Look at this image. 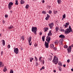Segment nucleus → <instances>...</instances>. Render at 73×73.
<instances>
[{"mask_svg": "<svg viewBox=\"0 0 73 73\" xmlns=\"http://www.w3.org/2000/svg\"><path fill=\"white\" fill-rule=\"evenodd\" d=\"M52 62H54L55 64H57V62H58V58L57 57H55L54 56V58L53 60L52 61Z\"/></svg>", "mask_w": 73, "mask_h": 73, "instance_id": "f257e3e1", "label": "nucleus"}, {"mask_svg": "<svg viewBox=\"0 0 73 73\" xmlns=\"http://www.w3.org/2000/svg\"><path fill=\"white\" fill-rule=\"evenodd\" d=\"M37 28L36 27H33L32 28V31L35 33V35L36 34V33L37 32Z\"/></svg>", "mask_w": 73, "mask_h": 73, "instance_id": "f03ea898", "label": "nucleus"}, {"mask_svg": "<svg viewBox=\"0 0 73 73\" xmlns=\"http://www.w3.org/2000/svg\"><path fill=\"white\" fill-rule=\"evenodd\" d=\"M13 4V3H12V2H9L8 4V8H9V9H11V8H12V5Z\"/></svg>", "mask_w": 73, "mask_h": 73, "instance_id": "7ed1b4c3", "label": "nucleus"}, {"mask_svg": "<svg viewBox=\"0 0 73 73\" xmlns=\"http://www.w3.org/2000/svg\"><path fill=\"white\" fill-rule=\"evenodd\" d=\"M14 52L15 54H18L19 53V49L17 48H14Z\"/></svg>", "mask_w": 73, "mask_h": 73, "instance_id": "20e7f679", "label": "nucleus"}, {"mask_svg": "<svg viewBox=\"0 0 73 73\" xmlns=\"http://www.w3.org/2000/svg\"><path fill=\"white\" fill-rule=\"evenodd\" d=\"M65 32L66 35L69 33L70 32V29L69 28L66 29V30L65 31Z\"/></svg>", "mask_w": 73, "mask_h": 73, "instance_id": "39448f33", "label": "nucleus"}, {"mask_svg": "<svg viewBox=\"0 0 73 73\" xmlns=\"http://www.w3.org/2000/svg\"><path fill=\"white\" fill-rule=\"evenodd\" d=\"M67 50L68 53H70L72 51V46H69L67 49Z\"/></svg>", "mask_w": 73, "mask_h": 73, "instance_id": "423d86ee", "label": "nucleus"}, {"mask_svg": "<svg viewBox=\"0 0 73 73\" xmlns=\"http://www.w3.org/2000/svg\"><path fill=\"white\" fill-rule=\"evenodd\" d=\"M31 39H32V37H31V36H30L28 39V40L29 41V45H32V42H31Z\"/></svg>", "mask_w": 73, "mask_h": 73, "instance_id": "0eeeda50", "label": "nucleus"}, {"mask_svg": "<svg viewBox=\"0 0 73 73\" xmlns=\"http://www.w3.org/2000/svg\"><path fill=\"white\" fill-rule=\"evenodd\" d=\"M53 25H54V24L53 23H49L48 24V26H49L50 29H52V28H53Z\"/></svg>", "mask_w": 73, "mask_h": 73, "instance_id": "6e6552de", "label": "nucleus"}, {"mask_svg": "<svg viewBox=\"0 0 73 73\" xmlns=\"http://www.w3.org/2000/svg\"><path fill=\"white\" fill-rule=\"evenodd\" d=\"M46 40L47 41V42H48V43H49L50 41V37L49 36H47V37H46Z\"/></svg>", "mask_w": 73, "mask_h": 73, "instance_id": "1a4fd4ad", "label": "nucleus"}, {"mask_svg": "<svg viewBox=\"0 0 73 73\" xmlns=\"http://www.w3.org/2000/svg\"><path fill=\"white\" fill-rule=\"evenodd\" d=\"M49 43L47 42H45V48H47L49 47Z\"/></svg>", "mask_w": 73, "mask_h": 73, "instance_id": "9d476101", "label": "nucleus"}, {"mask_svg": "<svg viewBox=\"0 0 73 73\" xmlns=\"http://www.w3.org/2000/svg\"><path fill=\"white\" fill-rule=\"evenodd\" d=\"M49 33H48V36H51L52 35V31L50 30L49 32Z\"/></svg>", "mask_w": 73, "mask_h": 73, "instance_id": "9b49d317", "label": "nucleus"}, {"mask_svg": "<svg viewBox=\"0 0 73 73\" xmlns=\"http://www.w3.org/2000/svg\"><path fill=\"white\" fill-rule=\"evenodd\" d=\"M63 41V39H60L59 41V43L60 45L62 44V42Z\"/></svg>", "mask_w": 73, "mask_h": 73, "instance_id": "f8f14e48", "label": "nucleus"}, {"mask_svg": "<svg viewBox=\"0 0 73 73\" xmlns=\"http://www.w3.org/2000/svg\"><path fill=\"white\" fill-rule=\"evenodd\" d=\"M60 38H65V36L64 35H60L59 36Z\"/></svg>", "mask_w": 73, "mask_h": 73, "instance_id": "ddd939ff", "label": "nucleus"}, {"mask_svg": "<svg viewBox=\"0 0 73 73\" xmlns=\"http://www.w3.org/2000/svg\"><path fill=\"white\" fill-rule=\"evenodd\" d=\"M4 66V63H2L1 61L0 62V67H3Z\"/></svg>", "mask_w": 73, "mask_h": 73, "instance_id": "4468645a", "label": "nucleus"}, {"mask_svg": "<svg viewBox=\"0 0 73 73\" xmlns=\"http://www.w3.org/2000/svg\"><path fill=\"white\" fill-rule=\"evenodd\" d=\"M69 28L70 29V32H72V33H73V31L72 30V28H71V27H70V26H69Z\"/></svg>", "mask_w": 73, "mask_h": 73, "instance_id": "2eb2a0df", "label": "nucleus"}, {"mask_svg": "<svg viewBox=\"0 0 73 73\" xmlns=\"http://www.w3.org/2000/svg\"><path fill=\"white\" fill-rule=\"evenodd\" d=\"M42 39L43 41H45V35L42 36Z\"/></svg>", "mask_w": 73, "mask_h": 73, "instance_id": "dca6fc26", "label": "nucleus"}, {"mask_svg": "<svg viewBox=\"0 0 73 73\" xmlns=\"http://www.w3.org/2000/svg\"><path fill=\"white\" fill-rule=\"evenodd\" d=\"M13 28V27L12 25H11L8 27V29H12V28Z\"/></svg>", "mask_w": 73, "mask_h": 73, "instance_id": "f3484780", "label": "nucleus"}, {"mask_svg": "<svg viewBox=\"0 0 73 73\" xmlns=\"http://www.w3.org/2000/svg\"><path fill=\"white\" fill-rule=\"evenodd\" d=\"M44 32H46L47 31L48 29L47 28H44Z\"/></svg>", "mask_w": 73, "mask_h": 73, "instance_id": "a211bd4d", "label": "nucleus"}, {"mask_svg": "<svg viewBox=\"0 0 73 73\" xmlns=\"http://www.w3.org/2000/svg\"><path fill=\"white\" fill-rule=\"evenodd\" d=\"M29 7V5L27 4L26 5L25 8H26V9H28V8Z\"/></svg>", "mask_w": 73, "mask_h": 73, "instance_id": "6ab92c4d", "label": "nucleus"}, {"mask_svg": "<svg viewBox=\"0 0 73 73\" xmlns=\"http://www.w3.org/2000/svg\"><path fill=\"white\" fill-rule=\"evenodd\" d=\"M2 41H3V46H4V45H5V41L4 40H3Z\"/></svg>", "mask_w": 73, "mask_h": 73, "instance_id": "aec40b11", "label": "nucleus"}, {"mask_svg": "<svg viewBox=\"0 0 73 73\" xmlns=\"http://www.w3.org/2000/svg\"><path fill=\"white\" fill-rule=\"evenodd\" d=\"M21 4H23L24 3V1H23V0H21Z\"/></svg>", "mask_w": 73, "mask_h": 73, "instance_id": "412c9836", "label": "nucleus"}, {"mask_svg": "<svg viewBox=\"0 0 73 73\" xmlns=\"http://www.w3.org/2000/svg\"><path fill=\"white\" fill-rule=\"evenodd\" d=\"M57 2L58 4H61V0H57Z\"/></svg>", "mask_w": 73, "mask_h": 73, "instance_id": "4be33fe9", "label": "nucleus"}, {"mask_svg": "<svg viewBox=\"0 0 73 73\" xmlns=\"http://www.w3.org/2000/svg\"><path fill=\"white\" fill-rule=\"evenodd\" d=\"M50 46L51 48H53L54 47V45L53 44H50Z\"/></svg>", "mask_w": 73, "mask_h": 73, "instance_id": "5701e85b", "label": "nucleus"}, {"mask_svg": "<svg viewBox=\"0 0 73 73\" xmlns=\"http://www.w3.org/2000/svg\"><path fill=\"white\" fill-rule=\"evenodd\" d=\"M30 62H32V60H33V58L31 57L30 58Z\"/></svg>", "mask_w": 73, "mask_h": 73, "instance_id": "b1692460", "label": "nucleus"}, {"mask_svg": "<svg viewBox=\"0 0 73 73\" xmlns=\"http://www.w3.org/2000/svg\"><path fill=\"white\" fill-rule=\"evenodd\" d=\"M58 65H60V66H62V63L61 62H59L58 64Z\"/></svg>", "mask_w": 73, "mask_h": 73, "instance_id": "393cba45", "label": "nucleus"}, {"mask_svg": "<svg viewBox=\"0 0 73 73\" xmlns=\"http://www.w3.org/2000/svg\"><path fill=\"white\" fill-rule=\"evenodd\" d=\"M7 68H6V67L5 66L4 68L3 69V70L4 72H6V71H7Z\"/></svg>", "mask_w": 73, "mask_h": 73, "instance_id": "a878e982", "label": "nucleus"}, {"mask_svg": "<svg viewBox=\"0 0 73 73\" xmlns=\"http://www.w3.org/2000/svg\"><path fill=\"white\" fill-rule=\"evenodd\" d=\"M18 0H16L15 1V5H18Z\"/></svg>", "mask_w": 73, "mask_h": 73, "instance_id": "bb28decb", "label": "nucleus"}, {"mask_svg": "<svg viewBox=\"0 0 73 73\" xmlns=\"http://www.w3.org/2000/svg\"><path fill=\"white\" fill-rule=\"evenodd\" d=\"M55 43L56 44H58V40H56L55 42Z\"/></svg>", "mask_w": 73, "mask_h": 73, "instance_id": "cd10ccee", "label": "nucleus"}, {"mask_svg": "<svg viewBox=\"0 0 73 73\" xmlns=\"http://www.w3.org/2000/svg\"><path fill=\"white\" fill-rule=\"evenodd\" d=\"M64 48L65 49H67L68 48V46L67 45H65L64 46Z\"/></svg>", "mask_w": 73, "mask_h": 73, "instance_id": "c85d7f7f", "label": "nucleus"}, {"mask_svg": "<svg viewBox=\"0 0 73 73\" xmlns=\"http://www.w3.org/2000/svg\"><path fill=\"white\" fill-rule=\"evenodd\" d=\"M56 32H57L58 31V27H56Z\"/></svg>", "mask_w": 73, "mask_h": 73, "instance_id": "c756f323", "label": "nucleus"}, {"mask_svg": "<svg viewBox=\"0 0 73 73\" xmlns=\"http://www.w3.org/2000/svg\"><path fill=\"white\" fill-rule=\"evenodd\" d=\"M48 61L49 60L50 61H51V60H52V57H51L49 58H48Z\"/></svg>", "mask_w": 73, "mask_h": 73, "instance_id": "7c9ffc66", "label": "nucleus"}, {"mask_svg": "<svg viewBox=\"0 0 73 73\" xmlns=\"http://www.w3.org/2000/svg\"><path fill=\"white\" fill-rule=\"evenodd\" d=\"M24 36H22L21 37V39H22L23 41H24Z\"/></svg>", "mask_w": 73, "mask_h": 73, "instance_id": "2f4dec72", "label": "nucleus"}, {"mask_svg": "<svg viewBox=\"0 0 73 73\" xmlns=\"http://www.w3.org/2000/svg\"><path fill=\"white\" fill-rule=\"evenodd\" d=\"M66 17V15H65V14H64L63 15V19H65Z\"/></svg>", "mask_w": 73, "mask_h": 73, "instance_id": "473e14b6", "label": "nucleus"}, {"mask_svg": "<svg viewBox=\"0 0 73 73\" xmlns=\"http://www.w3.org/2000/svg\"><path fill=\"white\" fill-rule=\"evenodd\" d=\"M57 12H58L57 11H54V14H56V13H57Z\"/></svg>", "mask_w": 73, "mask_h": 73, "instance_id": "72a5a7b5", "label": "nucleus"}, {"mask_svg": "<svg viewBox=\"0 0 73 73\" xmlns=\"http://www.w3.org/2000/svg\"><path fill=\"white\" fill-rule=\"evenodd\" d=\"M10 73H13V71L12 70H11Z\"/></svg>", "mask_w": 73, "mask_h": 73, "instance_id": "f704fd0d", "label": "nucleus"}, {"mask_svg": "<svg viewBox=\"0 0 73 73\" xmlns=\"http://www.w3.org/2000/svg\"><path fill=\"white\" fill-rule=\"evenodd\" d=\"M60 31L61 32H64V29H61H61Z\"/></svg>", "mask_w": 73, "mask_h": 73, "instance_id": "c9c22d12", "label": "nucleus"}, {"mask_svg": "<svg viewBox=\"0 0 73 73\" xmlns=\"http://www.w3.org/2000/svg\"><path fill=\"white\" fill-rule=\"evenodd\" d=\"M42 13H43L44 14H46V12L45 11H43L42 12Z\"/></svg>", "mask_w": 73, "mask_h": 73, "instance_id": "e433bc0d", "label": "nucleus"}, {"mask_svg": "<svg viewBox=\"0 0 73 73\" xmlns=\"http://www.w3.org/2000/svg\"><path fill=\"white\" fill-rule=\"evenodd\" d=\"M49 18L46 17L45 18V19L46 20H49Z\"/></svg>", "mask_w": 73, "mask_h": 73, "instance_id": "4c0bfd02", "label": "nucleus"}, {"mask_svg": "<svg viewBox=\"0 0 73 73\" xmlns=\"http://www.w3.org/2000/svg\"><path fill=\"white\" fill-rule=\"evenodd\" d=\"M47 17H48V18H49V17H50V16H49V15L48 14H47Z\"/></svg>", "mask_w": 73, "mask_h": 73, "instance_id": "58836bf2", "label": "nucleus"}, {"mask_svg": "<svg viewBox=\"0 0 73 73\" xmlns=\"http://www.w3.org/2000/svg\"><path fill=\"white\" fill-rule=\"evenodd\" d=\"M54 50H56V49H57V48L56 47H54L53 48Z\"/></svg>", "mask_w": 73, "mask_h": 73, "instance_id": "ea45409f", "label": "nucleus"}, {"mask_svg": "<svg viewBox=\"0 0 73 73\" xmlns=\"http://www.w3.org/2000/svg\"><path fill=\"white\" fill-rule=\"evenodd\" d=\"M49 14H51V13H52V11L50 10L49 11Z\"/></svg>", "mask_w": 73, "mask_h": 73, "instance_id": "a19ab883", "label": "nucleus"}, {"mask_svg": "<svg viewBox=\"0 0 73 73\" xmlns=\"http://www.w3.org/2000/svg\"><path fill=\"white\" fill-rule=\"evenodd\" d=\"M65 24L67 26L68 25H69V23H66Z\"/></svg>", "mask_w": 73, "mask_h": 73, "instance_id": "79ce46f5", "label": "nucleus"}, {"mask_svg": "<svg viewBox=\"0 0 73 73\" xmlns=\"http://www.w3.org/2000/svg\"><path fill=\"white\" fill-rule=\"evenodd\" d=\"M5 18H7V17H8V15H5Z\"/></svg>", "mask_w": 73, "mask_h": 73, "instance_id": "37998d69", "label": "nucleus"}, {"mask_svg": "<svg viewBox=\"0 0 73 73\" xmlns=\"http://www.w3.org/2000/svg\"><path fill=\"white\" fill-rule=\"evenodd\" d=\"M8 48H11V46H10V45L9 44L8 45Z\"/></svg>", "mask_w": 73, "mask_h": 73, "instance_id": "c03bdc74", "label": "nucleus"}, {"mask_svg": "<svg viewBox=\"0 0 73 73\" xmlns=\"http://www.w3.org/2000/svg\"><path fill=\"white\" fill-rule=\"evenodd\" d=\"M35 46H37V44L35 43L34 44Z\"/></svg>", "mask_w": 73, "mask_h": 73, "instance_id": "a18cd8bd", "label": "nucleus"}, {"mask_svg": "<svg viewBox=\"0 0 73 73\" xmlns=\"http://www.w3.org/2000/svg\"><path fill=\"white\" fill-rule=\"evenodd\" d=\"M50 7L49 6H48L47 7V8L48 9H50Z\"/></svg>", "mask_w": 73, "mask_h": 73, "instance_id": "49530a36", "label": "nucleus"}, {"mask_svg": "<svg viewBox=\"0 0 73 73\" xmlns=\"http://www.w3.org/2000/svg\"><path fill=\"white\" fill-rule=\"evenodd\" d=\"M42 62L43 64H44V60H43Z\"/></svg>", "mask_w": 73, "mask_h": 73, "instance_id": "de8ad7c7", "label": "nucleus"}, {"mask_svg": "<svg viewBox=\"0 0 73 73\" xmlns=\"http://www.w3.org/2000/svg\"><path fill=\"white\" fill-rule=\"evenodd\" d=\"M35 58L36 60V61H37L38 60V59H37V57H36L35 56Z\"/></svg>", "mask_w": 73, "mask_h": 73, "instance_id": "09e8293b", "label": "nucleus"}, {"mask_svg": "<svg viewBox=\"0 0 73 73\" xmlns=\"http://www.w3.org/2000/svg\"><path fill=\"white\" fill-rule=\"evenodd\" d=\"M3 52L1 51V56H3Z\"/></svg>", "mask_w": 73, "mask_h": 73, "instance_id": "8fccbe9b", "label": "nucleus"}, {"mask_svg": "<svg viewBox=\"0 0 73 73\" xmlns=\"http://www.w3.org/2000/svg\"><path fill=\"white\" fill-rule=\"evenodd\" d=\"M67 62H70V60H69V59H68L67 60Z\"/></svg>", "mask_w": 73, "mask_h": 73, "instance_id": "3c124183", "label": "nucleus"}, {"mask_svg": "<svg viewBox=\"0 0 73 73\" xmlns=\"http://www.w3.org/2000/svg\"><path fill=\"white\" fill-rule=\"evenodd\" d=\"M68 27V26L66 25H65V28H67Z\"/></svg>", "mask_w": 73, "mask_h": 73, "instance_id": "603ef678", "label": "nucleus"}, {"mask_svg": "<svg viewBox=\"0 0 73 73\" xmlns=\"http://www.w3.org/2000/svg\"><path fill=\"white\" fill-rule=\"evenodd\" d=\"M36 66L38 65V63L37 62V61H36Z\"/></svg>", "mask_w": 73, "mask_h": 73, "instance_id": "864d4df0", "label": "nucleus"}, {"mask_svg": "<svg viewBox=\"0 0 73 73\" xmlns=\"http://www.w3.org/2000/svg\"><path fill=\"white\" fill-rule=\"evenodd\" d=\"M42 32H40V35H42Z\"/></svg>", "mask_w": 73, "mask_h": 73, "instance_id": "5fc2aeb1", "label": "nucleus"}, {"mask_svg": "<svg viewBox=\"0 0 73 73\" xmlns=\"http://www.w3.org/2000/svg\"><path fill=\"white\" fill-rule=\"evenodd\" d=\"M42 68L43 69H45V67H44V66H43L42 67Z\"/></svg>", "mask_w": 73, "mask_h": 73, "instance_id": "6e6d98bb", "label": "nucleus"}, {"mask_svg": "<svg viewBox=\"0 0 73 73\" xmlns=\"http://www.w3.org/2000/svg\"><path fill=\"white\" fill-rule=\"evenodd\" d=\"M42 58V57L41 56L39 58V60H41V58Z\"/></svg>", "mask_w": 73, "mask_h": 73, "instance_id": "4d7b16f0", "label": "nucleus"}, {"mask_svg": "<svg viewBox=\"0 0 73 73\" xmlns=\"http://www.w3.org/2000/svg\"><path fill=\"white\" fill-rule=\"evenodd\" d=\"M42 58V57L41 56L39 58V60H41V58Z\"/></svg>", "mask_w": 73, "mask_h": 73, "instance_id": "13d9d810", "label": "nucleus"}, {"mask_svg": "<svg viewBox=\"0 0 73 73\" xmlns=\"http://www.w3.org/2000/svg\"><path fill=\"white\" fill-rule=\"evenodd\" d=\"M42 3H44V2H45V1H44V0H43L42 1Z\"/></svg>", "mask_w": 73, "mask_h": 73, "instance_id": "bf43d9fd", "label": "nucleus"}, {"mask_svg": "<svg viewBox=\"0 0 73 73\" xmlns=\"http://www.w3.org/2000/svg\"><path fill=\"white\" fill-rule=\"evenodd\" d=\"M59 71H61V68H59Z\"/></svg>", "mask_w": 73, "mask_h": 73, "instance_id": "052dcab7", "label": "nucleus"}, {"mask_svg": "<svg viewBox=\"0 0 73 73\" xmlns=\"http://www.w3.org/2000/svg\"><path fill=\"white\" fill-rule=\"evenodd\" d=\"M39 61L40 62H42V60H41V59H39Z\"/></svg>", "mask_w": 73, "mask_h": 73, "instance_id": "680f3d73", "label": "nucleus"}, {"mask_svg": "<svg viewBox=\"0 0 73 73\" xmlns=\"http://www.w3.org/2000/svg\"><path fill=\"white\" fill-rule=\"evenodd\" d=\"M3 23H4H4H5V21H4L3 20Z\"/></svg>", "mask_w": 73, "mask_h": 73, "instance_id": "e2e57ef3", "label": "nucleus"}, {"mask_svg": "<svg viewBox=\"0 0 73 73\" xmlns=\"http://www.w3.org/2000/svg\"><path fill=\"white\" fill-rule=\"evenodd\" d=\"M53 72H54L56 73V71L55 70H54Z\"/></svg>", "mask_w": 73, "mask_h": 73, "instance_id": "0e129e2a", "label": "nucleus"}, {"mask_svg": "<svg viewBox=\"0 0 73 73\" xmlns=\"http://www.w3.org/2000/svg\"><path fill=\"white\" fill-rule=\"evenodd\" d=\"M66 65H65V64H64L63 65V67H65Z\"/></svg>", "mask_w": 73, "mask_h": 73, "instance_id": "69168bd1", "label": "nucleus"}, {"mask_svg": "<svg viewBox=\"0 0 73 73\" xmlns=\"http://www.w3.org/2000/svg\"><path fill=\"white\" fill-rule=\"evenodd\" d=\"M71 71H72V72H73V68L71 69Z\"/></svg>", "mask_w": 73, "mask_h": 73, "instance_id": "338daca9", "label": "nucleus"}, {"mask_svg": "<svg viewBox=\"0 0 73 73\" xmlns=\"http://www.w3.org/2000/svg\"><path fill=\"white\" fill-rule=\"evenodd\" d=\"M43 69L42 68H41L40 69V70H42Z\"/></svg>", "mask_w": 73, "mask_h": 73, "instance_id": "774afa93", "label": "nucleus"}]
</instances>
